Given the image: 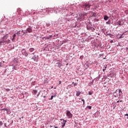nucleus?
<instances>
[{
	"label": "nucleus",
	"mask_w": 128,
	"mask_h": 128,
	"mask_svg": "<svg viewBox=\"0 0 128 128\" xmlns=\"http://www.w3.org/2000/svg\"><path fill=\"white\" fill-rule=\"evenodd\" d=\"M120 92H122L120 90H116V92H114L113 94L115 98H118L120 96Z\"/></svg>",
	"instance_id": "obj_1"
},
{
	"label": "nucleus",
	"mask_w": 128,
	"mask_h": 128,
	"mask_svg": "<svg viewBox=\"0 0 128 128\" xmlns=\"http://www.w3.org/2000/svg\"><path fill=\"white\" fill-rule=\"evenodd\" d=\"M90 4H83L82 8L85 10H88L90 8Z\"/></svg>",
	"instance_id": "obj_2"
},
{
	"label": "nucleus",
	"mask_w": 128,
	"mask_h": 128,
	"mask_svg": "<svg viewBox=\"0 0 128 128\" xmlns=\"http://www.w3.org/2000/svg\"><path fill=\"white\" fill-rule=\"evenodd\" d=\"M66 116L68 118H72V114L68 110L66 111Z\"/></svg>",
	"instance_id": "obj_3"
},
{
	"label": "nucleus",
	"mask_w": 128,
	"mask_h": 128,
	"mask_svg": "<svg viewBox=\"0 0 128 128\" xmlns=\"http://www.w3.org/2000/svg\"><path fill=\"white\" fill-rule=\"evenodd\" d=\"M10 40L8 39L6 40H0V46L4 44H10Z\"/></svg>",
	"instance_id": "obj_4"
},
{
	"label": "nucleus",
	"mask_w": 128,
	"mask_h": 128,
	"mask_svg": "<svg viewBox=\"0 0 128 128\" xmlns=\"http://www.w3.org/2000/svg\"><path fill=\"white\" fill-rule=\"evenodd\" d=\"M21 52H22V54H23V56H28V53L26 50L24 49H22L21 50Z\"/></svg>",
	"instance_id": "obj_5"
},
{
	"label": "nucleus",
	"mask_w": 128,
	"mask_h": 128,
	"mask_svg": "<svg viewBox=\"0 0 128 128\" xmlns=\"http://www.w3.org/2000/svg\"><path fill=\"white\" fill-rule=\"evenodd\" d=\"M85 18L84 15L82 14L80 16L79 18L80 21L82 22V20H84Z\"/></svg>",
	"instance_id": "obj_6"
},
{
	"label": "nucleus",
	"mask_w": 128,
	"mask_h": 128,
	"mask_svg": "<svg viewBox=\"0 0 128 128\" xmlns=\"http://www.w3.org/2000/svg\"><path fill=\"white\" fill-rule=\"evenodd\" d=\"M26 34H28V32H32V28H28L26 30Z\"/></svg>",
	"instance_id": "obj_7"
},
{
	"label": "nucleus",
	"mask_w": 128,
	"mask_h": 128,
	"mask_svg": "<svg viewBox=\"0 0 128 128\" xmlns=\"http://www.w3.org/2000/svg\"><path fill=\"white\" fill-rule=\"evenodd\" d=\"M60 120H63L62 122V128H64L66 126V120L64 119H60Z\"/></svg>",
	"instance_id": "obj_8"
},
{
	"label": "nucleus",
	"mask_w": 128,
	"mask_h": 128,
	"mask_svg": "<svg viewBox=\"0 0 128 128\" xmlns=\"http://www.w3.org/2000/svg\"><path fill=\"white\" fill-rule=\"evenodd\" d=\"M52 35H50L48 37L46 38V37H44L42 38L43 40H44V38H46V40H50V38H52Z\"/></svg>",
	"instance_id": "obj_9"
},
{
	"label": "nucleus",
	"mask_w": 128,
	"mask_h": 128,
	"mask_svg": "<svg viewBox=\"0 0 128 128\" xmlns=\"http://www.w3.org/2000/svg\"><path fill=\"white\" fill-rule=\"evenodd\" d=\"M8 34H6V36H3V40H8Z\"/></svg>",
	"instance_id": "obj_10"
},
{
	"label": "nucleus",
	"mask_w": 128,
	"mask_h": 128,
	"mask_svg": "<svg viewBox=\"0 0 128 128\" xmlns=\"http://www.w3.org/2000/svg\"><path fill=\"white\" fill-rule=\"evenodd\" d=\"M80 91H76V96H80Z\"/></svg>",
	"instance_id": "obj_11"
},
{
	"label": "nucleus",
	"mask_w": 128,
	"mask_h": 128,
	"mask_svg": "<svg viewBox=\"0 0 128 128\" xmlns=\"http://www.w3.org/2000/svg\"><path fill=\"white\" fill-rule=\"evenodd\" d=\"M104 20H108V16H104Z\"/></svg>",
	"instance_id": "obj_12"
},
{
	"label": "nucleus",
	"mask_w": 128,
	"mask_h": 128,
	"mask_svg": "<svg viewBox=\"0 0 128 128\" xmlns=\"http://www.w3.org/2000/svg\"><path fill=\"white\" fill-rule=\"evenodd\" d=\"M118 26H122V22L121 21H118Z\"/></svg>",
	"instance_id": "obj_13"
},
{
	"label": "nucleus",
	"mask_w": 128,
	"mask_h": 128,
	"mask_svg": "<svg viewBox=\"0 0 128 128\" xmlns=\"http://www.w3.org/2000/svg\"><path fill=\"white\" fill-rule=\"evenodd\" d=\"M37 93H38V90H33L32 94H36Z\"/></svg>",
	"instance_id": "obj_14"
},
{
	"label": "nucleus",
	"mask_w": 128,
	"mask_h": 128,
	"mask_svg": "<svg viewBox=\"0 0 128 128\" xmlns=\"http://www.w3.org/2000/svg\"><path fill=\"white\" fill-rule=\"evenodd\" d=\"M30 52H34V48H30L29 50Z\"/></svg>",
	"instance_id": "obj_15"
},
{
	"label": "nucleus",
	"mask_w": 128,
	"mask_h": 128,
	"mask_svg": "<svg viewBox=\"0 0 128 128\" xmlns=\"http://www.w3.org/2000/svg\"><path fill=\"white\" fill-rule=\"evenodd\" d=\"M32 60H34V62H36V56H33L32 58Z\"/></svg>",
	"instance_id": "obj_16"
},
{
	"label": "nucleus",
	"mask_w": 128,
	"mask_h": 128,
	"mask_svg": "<svg viewBox=\"0 0 128 128\" xmlns=\"http://www.w3.org/2000/svg\"><path fill=\"white\" fill-rule=\"evenodd\" d=\"M88 30H92V32H94V28L92 27H90V28H87Z\"/></svg>",
	"instance_id": "obj_17"
},
{
	"label": "nucleus",
	"mask_w": 128,
	"mask_h": 128,
	"mask_svg": "<svg viewBox=\"0 0 128 128\" xmlns=\"http://www.w3.org/2000/svg\"><path fill=\"white\" fill-rule=\"evenodd\" d=\"M22 32L23 33L22 36H24V34H26V31L24 32V30H22Z\"/></svg>",
	"instance_id": "obj_18"
},
{
	"label": "nucleus",
	"mask_w": 128,
	"mask_h": 128,
	"mask_svg": "<svg viewBox=\"0 0 128 128\" xmlns=\"http://www.w3.org/2000/svg\"><path fill=\"white\" fill-rule=\"evenodd\" d=\"M62 66V64L59 62L58 63V68H60Z\"/></svg>",
	"instance_id": "obj_19"
},
{
	"label": "nucleus",
	"mask_w": 128,
	"mask_h": 128,
	"mask_svg": "<svg viewBox=\"0 0 128 128\" xmlns=\"http://www.w3.org/2000/svg\"><path fill=\"white\" fill-rule=\"evenodd\" d=\"M32 86H35L36 85V82H32Z\"/></svg>",
	"instance_id": "obj_20"
},
{
	"label": "nucleus",
	"mask_w": 128,
	"mask_h": 128,
	"mask_svg": "<svg viewBox=\"0 0 128 128\" xmlns=\"http://www.w3.org/2000/svg\"><path fill=\"white\" fill-rule=\"evenodd\" d=\"M72 84H74V86H78V84L76 83H74V82H72Z\"/></svg>",
	"instance_id": "obj_21"
},
{
	"label": "nucleus",
	"mask_w": 128,
	"mask_h": 128,
	"mask_svg": "<svg viewBox=\"0 0 128 128\" xmlns=\"http://www.w3.org/2000/svg\"><path fill=\"white\" fill-rule=\"evenodd\" d=\"M87 108H89V110H92V106H87Z\"/></svg>",
	"instance_id": "obj_22"
},
{
	"label": "nucleus",
	"mask_w": 128,
	"mask_h": 128,
	"mask_svg": "<svg viewBox=\"0 0 128 128\" xmlns=\"http://www.w3.org/2000/svg\"><path fill=\"white\" fill-rule=\"evenodd\" d=\"M88 94H89V96H92V92H88Z\"/></svg>",
	"instance_id": "obj_23"
},
{
	"label": "nucleus",
	"mask_w": 128,
	"mask_h": 128,
	"mask_svg": "<svg viewBox=\"0 0 128 128\" xmlns=\"http://www.w3.org/2000/svg\"><path fill=\"white\" fill-rule=\"evenodd\" d=\"M20 31H18V32H17L16 34H18V36H20Z\"/></svg>",
	"instance_id": "obj_24"
},
{
	"label": "nucleus",
	"mask_w": 128,
	"mask_h": 128,
	"mask_svg": "<svg viewBox=\"0 0 128 128\" xmlns=\"http://www.w3.org/2000/svg\"><path fill=\"white\" fill-rule=\"evenodd\" d=\"M2 110H8V108H4L3 109H2Z\"/></svg>",
	"instance_id": "obj_25"
},
{
	"label": "nucleus",
	"mask_w": 128,
	"mask_h": 128,
	"mask_svg": "<svg viewBox=\"0 0 128 128\" xmlns=\"http://www.w3.org/2000/svg\"><path fill=\"white\" fill-rule=\"evenodd\" d=\"M104 69H106V68H108V65H105L104 66Z\"/></svg>",
	"instance_id": "obj_26"
},
{
	"label": "nucleus",
	"mask_w": 128,
	"mask_h": 128,
	"mask_svg": "<svg viewBox=\"0 0 128 128\" xmlns=\"http://www.w3.org/2000/svg\"><path fill=\"white\" fill-rule=\"evenodd\" d=\"M54 98V96H51V98L50 99V100H52Z\"/></svg>",
	"instance_id": "obj_27"
},
{
	"label": "nucleus",
	"mask_w": 128,
	"mask_h": 128,
	"mask_svg": "<svg viewBox=\"0 0 128 128\" xmlns=\"http://www.w3.org/2000/svg\"><path fill=\"white\" fill-rule=\"evenodd\" d=\"M2 122L0 121V126H2Z\"/></svg>",
	"instance_id": "obj_28"
},
{
	"label": "nucleus",
	"mask_w": 128,
	"mask_h": 128,
	"mask_svg": "<svg viewBox=\"0 0 128 128\" xmlns=\"http://www.w3.org/2000/svg\"><path fill=\"white\" fill-rule=\"evenodd\" d=\"M82 102H83V104H84V100L82 99Z\"/></svg>",
	"instance_id": "obj_29"
},
{
	"label": "nucleus",
	"mask_w": 128,
	"mask_h": 128,
	"mask_svg": "<svg viewBox=\"0 0 128 128\" xmlns=\"http://www.w3.org/2000/svg\"><path fill=\"white\" fill-rule=\"evenodd\" d=\"M6 92H10V89H8V88H6Z\"/></svg>",
	"instance_id": "obj_30"
},
{
	"label": "nucleus",
	"mask_w": 128,
	"mask_h": 128,
	"mask_svg": "<svg viewBox=\"0 0 128 128\" xmlns=\"http://www.w3.org/2000/svg\"><path fill=\"white\" fill-rule=\"evenodd\" d=\"M16 34H14L13 35V38H16Z\"/></svg>",
	"instance_id": "obj_31"
},
{
	"label": "nucleus",
	"mask_w": 128,
	"mask_h": 128,
	"mask_svg": "<svg viewBox=\"0 0 128 128\" xmlns=\"http://www.w3.org/2000/svg\"><path fill=\"white\" fill-rule=\"evenodd\" d=\"M44 82H48V80H44Z\"/></svg>",
	"instance_id": "obj_32"
},
{
	"label": "nucleus",
	"mask_w": 128,
	"mask_h": 128,
	"mask_svg": "<svg viewBox=\"0 0 128 128\" xmlns=\"http://www.w3.org/2000/svg\"><path fill=\"white\" fill-rule=\"evenodd\" d=\"M107 36H110V34H108V32H106Z\"/></svg>",
	"instance_id": "obj_33"
},
{
	"label": "nucleus",
	"mask_w": 128,
	"mask_h": 128,
	"mask_svg": "<svg viewBox=\"0 0 128 128\" xmlns=\"http://www.w3.org/2000/svg\"><path fill=\"white\" fill-rule=\"evenodd\" d=\"M110 44H112V42H114V41L112 40L110 41Z\"/></svg>",
	"instance_id": "obj_34"
},
{
	"label": "nucleus",
	"mask_w": 128,
	"mask_h": 128,
	"mask_svg": "<svg viewBox=\"0 0 128 128\" xmlns=\"http://www.w3.org/2000/svg\"><path fill=\"white\" fill-rule=\"evenodd\" d=\"M92 14H92V16H94V14H96V13L93 12Z\"/></svg>",
	"instance_id": "obj_35"
},
{
	"label": "nucleus",
	"mask_w": 128,
	"mask_h": 128,
	"mask_svg": "<svg viewBox=\"0 0 128 128\" xmlns=\"http://www.w3.org/2000/svg\"><path fill=\"white\" fill-rule=\"evenodd\" d=\"M15 38H14V37H13V38H12V40L14 41V40Z\"/></svg>",
	"instance_id": "obj_36"
},
{
	"label": "nucleus",
	"mask_w": 128,
	"mask_h": 128,
	"mask_svg": "<svg viewBox=\"0 0 128 128\" xmlns=\"http://www.w3.org/2000/svg\"><path fill=\"white\" fill-rule=\"evenodd\" d=\"M62 84V81H59V84Z\"/></svg>",
	"instance_id": "obj_37"
},
{
	"label": "nucleus",
	"mask_w": 128,
	"mask_h": 128,
	"mask_svg": "<svg viewBox=\"0 0 128 128\" xmlns=\"http://www.w3.org/2000/svg\"><path fill=\"white\" fill-rule=\"evenodd\" d=\"M102 70H103V72H106V69L104 68V69Z\"/></svg>",
	"instance_id": "obj_38"
},
{
	"label": "nucleus",
	"mask_w": 128,
	"mask_h": 128,
	"mask_svg": "<svg viewBox=\"0 0 128 128\" xmlns=\"http://www.w3.org/2000/svg\"><path fill=\"white\" fill-rule=\"evenodd\" d=\"M124 116H127L128 117V114H125Z\"/></svg>",
	"instance_id": "obj_39"
},
{
	"label": "nucleus",
	"mask_w": 128,
	"mask_h": 128,
	"mask_svg": "<svg viewBox=\"0 0 128 128\" xmlns=\"http://www.w3.org/2000/svg\"><path fill=\"white\" fill-rule=\"evenodd\" d=\"M32 78H31L30 81L32 82Z\"/></svg>",
	"instance_id": "obj_40"
},
{
	"label": "nucleus",
	"mask_w": 128,
	"mask_h": 128,
	"mask_svg": "<svg viewBox=\"0 0 128 128\" xmlns=\"http://www.w3.org/2000/svg\"><path fill=\"white\" fill-rule=\"evenodd\" d=\"M120 102V100L117 101L116 104H118Z\"/></svg>",
	"instance_id": "obj_41"
},
{
	"label": "nucleus",
	"mask_w": 128,
	"mask_h": 128,
	"mask_svg": "<svg viewBox=\"0 0 128 128\" xmlns=\"http://www.w3.org/2000/svg\"><path fill=\"white\" fill-rule=\"evenodd\" d=\"M126 50L127 52H128V48H126Z\"/></svg>",
	"instance_id": "obj_42"
},
{
	"label": "nucleus",
	"mask_w": 128,
	"mask_h": 128,
	"mask_svg": "<svg viewBox=\"0 0 128 128\" xmlns=\"http://www.w3.org/2000/svg\"><path fill=\"white\" fill-rule=\"evenodd\" d=\"M53 98H56V95L54 96Z\"/></svg>",
	"instance_id": "obj_43"
},
{
	"label": "nucleus",
	"mask_w": 128,
	"mask_h": 128,
	"mask_svg": "<svg viewBox=\"0 0 128 128\" xmlns=\"http://www.w3.org/2000/svg\"><path fill=\"white\" fill-rule=\"evenodd\" d=\"M0 66H2V64L0 63Z\"/></svg>",
	"instance_id": "obj_44"
},
{
	"label": "nucleus",
	"mask_w": 128,
	"mask_h": 128,
	"mask_svg": "<svg viewBox=\"0 0 128 128\" xmlns=\"http://www.w3.org/2000/svg\"><path fill=\"white\" fill-rule=\"evenodd\" d=\"M122 102V100H120V102Z\"/></svg>",
	"instance_id": "obj_45"
},
{
	"label": "nucleus",
	"mask_w": 128,
	"mask_h": 128,
	"mask_svg": "<svg viewBox=\"0 0 128 128\" xmlns=\"http://www.w3.org/2000/svg\"><path fill=\"white\" fill-rule=\"evenodd\" d=\"M115 108H116V107H114V108H114V110Z\"/></svg>",
	"instance_id": "obj_46"
},
{
	"label": "nucleus",
	"mask_w": 128,
	"mask_h": 128,
	"mask_svg": "<svg viewBox=\"0 0 128 128\" xmlns=\"http://www.w3.org/2000/svg\"><path fill=\"white\" fill-rule=\"evenodd\" d=\"M54 128H58V127H56V126H55Z\"/></svg>",
	"instance_id": "obj_47"
},
{
	"label": "nucleus",
	"mask_w": 128,
	"mask_h": 128,
	"mask_svg": "<svg viewBox=\"0 0 128 128\" xmlns=\"http://www.w3.org/2000/svg\"><path fill=\"white\" fill-rule=\"evenodd\" d=\"M44 98H46V96H44Z\"/></svg>",
	"instance_id": "obj_48"
},
{
	"label": "nucleus",
	"mask_w": 128,
	"mask_h": 128,
	"mask_svg": "<svg viewBox=\"0 0 128 128\" xmlns=\"http://www.w3.org/2000/svg\"><path fill=\"white\" fill-rule=\"evenodd\" d=\"M44 39L46 40V38H44Z\"/></svg>",
	"instance_id": "obj_49"
}]
</instances>
